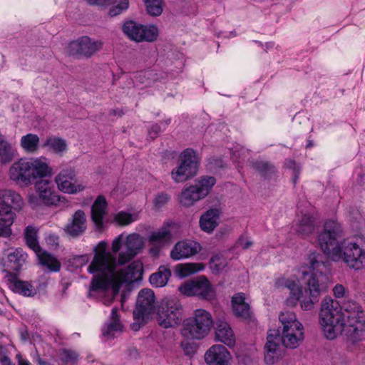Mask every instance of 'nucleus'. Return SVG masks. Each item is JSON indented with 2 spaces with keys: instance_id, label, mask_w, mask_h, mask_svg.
<instances>
[{
  "instance_id": "nucleus-1",
  "label": "nucleus",
  "mask_w": 365,
  "mask_h": 365,
  "mask_svg": "<svg viewBox=\"0 0 365 365\" xmlns=\"http://www.w3.org/2000/svg\"><path fill=\"white\" fill-rule=\"evenodd\" d=\"M143 245V238L136 233L128 235L125 240L122 234L115 237L112 242L113 253L107 251L106 242H100L93 249V259L88 267V272L93 274L88 295L107 294L108 299H105L103 303L108 305L118 294L123 284L140 279L143 266L140 262L135 261L126 268L118 270H116V265L131 261Z\"/></svg>"
},
{
  "instance_id": "nucleus-2",
  "label": "nucleus",
  "mask_w": 365,
  "mask_h": 365,
  "mask_svg": "<svg viewBox=\"0 0 365 365\" xmlns=\"http://www.w3.org/2000/svg\"><path fill=\"white\" fill-rule=\"evenodd\" d=\"M341 312L338 302L325 297L319 313V323L327 339H334L344 334L351 342L361 339L365 330V312L357 303L347 301Z\"/></svg>"
},
{
  "instance_id": "nucleus-3",
  "label": "nucleus",
  "mask_w": 365,
  "mask_h": 365,
  "mask_svg": "<svg viewBox=\"0 0 365 365\" xmlns=\"http://www.w3.org/2000/svg\"><path fill=\"white\" fill-rule=\"evenodd\" d=\"M309 271L302 270V278L307 280L306 292L309 299L301 301V307L304 310H311L313 305L319 301V296L325 289V284L328 280L327 273L329 272L330 264L323 261L320 254L311 253L309 255Z\"/></svg>"
},
{
  "instance_id": "nucleus-4",
  "label": "nucleus",
  "mask_w": 365,
  "mask_h": 365,
  "mask_svg": "<svg viewBox=\"0 0 365 365\" xmlns=\"http://www.w3.org/2000/svg\"><path fill=\"white\" fill-rule=\"evenodd\" d=\"M51 168L41 158H21L9 169L11 180L21 187L31 185L38 178L51 174Z\"/></svg>"
},
{
  "instance_id": "nucleus-5",
  "label": "nucleus",
  "mask_w": 365,
  "mask_h": 365,
  "mask_svg": "<svg viewBox=\"0 0 365 365\" xmlns=\"http://www.w3.org/2000/svg\"><path fill=\"white\" fill-rule=\"evenodd\" d=\"M24 202L21 196L11 190H0V237L12 234L11 225L16 219L15 210H21Z\"/></svg>"
},
{
  "instance_id": "nucleus-6",
  "label": "nucleus",
  "mask_w": 365,
  "mask_h": 365,
  "mask_svg": "<svg viewBox=\"0 0 365 365\" xmlns=\"http://www.w3.org/2000/svg\"><path fill=\"white\" fill-rule=\"evenodd\" d=\"M340 257L351 269L355 271L365 268V240L362 237L347 238L341 242Z\"/></svg>"
},
{
  "instance_id": "nucleus-7",
  "label": "nucleus",
  "mask_w": 365,
  "mask_h": 365,
  "mask_svg": "<svg viewBox=\"0 0 365 365\" xmlns=\"http://www.w3.org/2000/svg\"><path fill=\"white\" fill-rule=\"evenodd\" d=\"M341 232V227L338 222L328 220L318 237L319 245L323 252L335 262H338L341 256V242H338L337 237L340 236Z\"/></svg>"
},
{
  "instance_id": "nucleus-8",
  "label": "nucleus",
  "mask_w": 365,
  "mask_h": 365,
  "mask_svg": "<svg viewBox=\"0 0 365 365\" xmlns=\"http://www.w3.org/2000/svg\"><path fill=\"white\" fill-rule=\"evenodd\" d=\"M211 314L202 309H196L193 317L183 322L182 334L188 339H201L206 336L212 327Z\"/></svg>"
},
{
  "instance_id": "nucleus-9",
  "label": "nucleus",
  "mask_w": 365,
  "mask_h": 365,
  "mask_svg": "<svg viewBox=\"0 0 365 365\" xmlns=\"http://www.w3.org/2000/svg\"><path fill=\"white\" fill-rule=\"evenodd\" d=\"M179 160L178 165L171 171V178L175 182H183L196 175L199 161L196 153L190 148L181 153Z\"/></svg>"
},
{
  "instance_id": "nucleus-10",
  "label": "nucleus",
  "mask_w": 365,
  "mask_h": 365,
  "mask_svg": "<svg viewBox=\"0 0 365 365\" xmlns=\"http://www.w3.org/2000/svg\"><path fill=\"white\" fill-rule=\"evenodd\" d=\"M122 29L130 40L136 42H153L159 35L157 26L154 25L144 26L133 21L125 22Z\"/></svg>"
},
{
  "instance_id": "nucleus-11",
  "label": "nucleus",
  "mask_w": 365,
  "mask_h": 365,
  "mask_svg": "<svg viewBox=\"0 0 365 365\" xmlns=\"http://www.w3.org/2000/svg\"><path fill=\"white\" fill-rule=\"evenodd\" d=\"M103 42L101 40H93L85 36L71 41L68 47V53L78 58H88L103 48Z\"/></svg>"
},
{
  "instance_id": "nucleus-12",
  "label": "nucleus",
  "mask_w": 365,
  "mask_h": 365,
  "mask_svg": "<svg viewBox=\"0 0 365 365\" xmlns=\"http://www.w3.org/2000/svg\"><path fill=\"white\" fill-rule=\"evenodd\" d=\"M181 318L182 306L178 299H168L161 305L158 312V323L160 327L167 329L178 326Z\"/></svg>"
},
{
  "instance_id": "nucleus-13",
  "label": "nucleus",
  "mask_w": 365,
  "mask_h": 365,
  "mask_svg": "<svg viewBox=\"0 0 365 365\" xmlns=\"http://www.w3.org/2000/svg\"><path fill=\"white\" fill-rule=\"evenodd\" d=\"M179 291L186 296H197L207 300H212L215 296L214 289L204 276L185 282L179 287Z\"/></svg>"
},
{
  "instance_id": "nucleus-14",
  "label": "nucleus",
  "mask_w": 365,
  "mask_h": 365,
  "mask_svg": "<svg viewBox=\"0 0 365 365\" xmlns=\"http://www.w3.org/2000/svg\"><path fill=\"white\" fill-rule=\"evenodd\" d=\"M58 188L65 193L76 194L85 187L76 180V172L71 168L63 169L55 178Z\"/></svg>"
},
{
  "instance_id": "nucleus-15",
  "label": "nucleus",
  "mask_w": 365,
  "mask_h": 365,
  "mask_svg": "<svg viewBox=\"0 0 365 365\" xmlns=\"http://www.w3.org/2000/svg\"><path fill=\"white\" fill-rule=\"evenodd\" d=\"M155 298L153 291L143 289L138 293L136 307L133 311L134 319L143 321L145 315L150 314L155 309Z\"/></svg>"
},
{
  "instance_id": "nucleus-16",
  "label": "nucleus",
  "mask_w": 365,
  "mask_h": 365,
  "mask_svg": "<svg viewBox=\"0 0 365 365\" xmlns=\"http://www.w3.org/2000/svg\"><path fill=\"white\" fill-rule=\"evenodd\" d=\"M279 331L269 330L264 345V362L267 365H273L283 356V350L279 346Z\"/></svg>"
},
{
  "instance_id": "nucleus-17",
  "label": "nucleus",
  "mask_w": 365,
  "mask_h": 365,
  "mask_svg": "<svg viewBox=\"0 0 365 365\" xmlns=\"http://www.w3.org/2000/svg\"><path fill=\"white\" fill-rule=\"evenodd\" d=\"M40 178L35 183L36 193L40 195L45 206L57 205L64 197L58 195L51 180L43 178Z\"/></svg>"
},
{
  "instance_id": "nucleus-18",
  "label": "nucleus",
  "mask_w": 365,
  "mask_h": 365,
  "mask_svg": "<svg viewBox=\"0 0 365 365\" xmlns=\"http://www.w3.org/2000/svg\"><path fill=\"white\" fill-rule=\"evenodd\" d=\"M202 249L200 244L194 240L178 242L170 251V257L173 260H181L197 254Z\"/></svg>"
},
{
  "instance_id": "nucleus-19",
  "label": "nucleus",
  "mask_w": 365,
  "mask_h": 365,
  "mask_svg": "<svg viewBox=\"0 0 365 365\" xmlns=\"http://www.w3.org/2000/svg\"><path fill=\"white\" fill-rule=\"evenodd\" d=\"M28 255L21 248H16L7 255L4 262V272L7 275L16 276L26 263Z\"/></svg>"
},
{
  "instance_id": "nucleus-20",
  "label": "nucleus",
  "mask_w": 365,
  "mask_h": 365,
  "mask_svg": "<svg viewBox=\"0 0 365 365\" xmlns=\"http://www.w3.org/2000/svg\"><path fill=\"white\" fill-rule=\"evenodd\" d=\"M87 228L86 213L82 210H76L63 228L65 233L71 237L83 235Z\"/></svg>"
},
{
  "instance_id": "nucleus-21",
  "label": "nucleus",
  "mask_w": 365,
  "mask_h": 365,
  "mask_svg": "<svg viewBox=\"0 0 365 365\" xmlns=\"http://www.w3.org/2000/svg\"><path fill=\"white\" fill-rule=\"evenodd\" d=\"M304 327L301 326H294L292 327H286L282 329L279 334V341H281L284 346L288 349H296L304 340Z\"/></svg>"
},
{
  "instance_id": "nucleus-22",
  "label": "nucleus",
  "mask_w": 365,
  "mask_h": 365,
  "mask_svg": "<svg viewBox=\"0 0 365 365\" xmlns=\"http://www.w3.org/2000/svg\"><path fill=\"white\" fill-rule=\"evenodd\" d=\"M230 354L222 345L211 346L205 354V362L208 365H229Z\"/></svg>"
},
{
  "instance_id": "nucleus-23",
  "label": "nucleus",
  "mask_w": 365,
  "mask_h": 365,
  "mask_svg": "<svg viewBox=\"0 0 365 365\" xmlns=\"http://www.w3.org/2000/svg\"><path fill=\"white\" fill-rule=\"evenodd\" d=\"M107 201L103 195L97 197L91 207V220L98 230L103 227V219L106 215Z\"/></svg>"
},
{
  "instance_id": "nucleus-24",
  "label": "nucleus",
  "mask_w": 365,
  "mask_h": 365,
  "mask_svg": "<svg viewBox=\"0 0 365 365\" xmlns=\"http://www.w3.org/2000/svg\"><path fill=\"white\" fill-rule=\"evenodd\" d=\"M220 215V210L217 208L207 210L200 218V229L207 233H212L219 225Z\"/></svg>"
},
{
  "instance_id": "nucleus-25",
  "label": "nucleus",
  "mask_w": 365,
  "mask_h": 365,
  "mask_svg": "<svg viewBox=\"0 0 365 365\" xmlns=\"http://www.w3.org/2000/svg\"><path fill=\"white\" fill-rule=\"evenodd\" d=\"M275 285L277 287H286L289 290L290 296L287 299V302L289 305L295 306L302 295V290L300 286L294 281L281 278L278 279Z\"/></svg>"
},
{
  "instance_id": "nucleus-26",
  "label": "nucleus",
  "mask_w": 365,
  "mask_h": 365,
  "mask_svg": "<svg viewBox=\"0 0 365 365\" xmlns=\"http://www.w3.org/2000/svg\"><path fill=\"white\" fill-rule=\"evenodd\" d=\"M232 307L235 316L243 319H249L251 317L252 312L248 303L245 302V295L240 292L235 294L232 297Z\"/></svg>"
},
{
  "instance_id": "nucleus-27",
  "label": "nucleus",
  "mask_w": 365,
  "mask_h": 365,
  "mask_svg": "<svg viewBox=\"0 0 365 365\" xmlns=\"http://www.w3.org/2000/svg\"><path fill=\"white\" fill-rule=\"evenodd\" d=\"M215 336L217 341L232 347L235 344V336L233 331L226 322H220L215 329Z\"/></svg>"
},
{
  "instance_id": "nucleus-28",
  "label": "nucleus",
  "mask_w": 365,
  "mask_h": 365,
  "mask_svg": "<svg viewBox=\"0 0 365 365\" xmlns=\"http://www.w3.org/2000/svg\"><path fill=\"white\" fill-rule=\"evenodd\" d=\"M89 4L98 6H113L109 11V15L115 16L120 14L123 11L126 10L129 6L128 0H86Z\"/></svg>"
},
{
  "instance_id": "nucleus-29",
  "label": "nucleus",
  "mask_w": 365,
  "mask_h": 365,
  "mask_svg": "<svg viewBox=\"0 0 365 365\" xmlns=\"http://www.w3.org/2000/svg\"><path fill=\"white\" fill-rule=\"evenodd\" d=\"M296 232L302 237L312 234L315 229V220L309 214H304L298 219L295 225Z\"/></svg>"
},
{
  "instance_id": "nucleus-30",
  "label": "nucleus",
  "mask_w": 365,
  "mask_h": 365,
  "mask_svg": "<svg viewBox=\"0 0 365 365\" xmlns=\"http://www.w3.org/2000/svg\"><path fill=\"white\" fill-rule=\"evenodd\" d=\"M109 322L103 329V335L108 339L113 338L115 333L120 332L123 329V324L120 321V317L118 314V309L114 307L111 310Z\"/></svg>"
},
{
  "instance_id": "nucleus-31",
  "label": "nucleus",
  "mask_w": 365,
  "mask_h": 365,
  "mask_svg": "<svg viewBox=\"0 0 365 365\" xmlns=\"http://www.w3.org/2000/svg\"><path fill=\"white\" fill-rule=\"evenodd\" d=\"M204 197V196H201V192H200L196 186L190 185L182 190L179 202L180 205L185 207H190L194 205L195 202Z\"/></svg>"
},
{
  "instance_id": "nucleus-32",
  "label": "nucleus",
  "mask_w": 365,
  "mask_h": 365,
  "mask_svg": "<svg viewBox=\"0 0 365 365\" xmlns=\"http://www.w3.org/2000/svg\"><path fill=\"white\" fill-rule=\"evenodd\" d=\"M36 254L38 257L39 264L48 269L49 272H56L60 271L61 264L56 257L41 250Z\"/></svg>"
},
{
  "instance_id": "nucleus-33",
  "label": "nucleus",
  "mask_w": 365,
  "mask_h": 365,
  "mask_svg": "<svg viewBox=\"0 0 365 365\" xmlns=\"http://www.w3.org/2000/svg\"><path fill=\"white\" fill-rule=\"evenodd\" d=\"M170 275L171 272L168 268L165 266H160L158 272L150 275V282L156 287H164L168 283Z\"/></svg>"
},
{
  "instance_id": "nucleus-34",
  "label": "nucleus",
  "mask_w": 365,
  "mask_h": 365,
  "mask_svg": "<svg viewBox=\"0 0 365 365\" xmlns=\"http://www.w3.org/2000/svg\"><path fill=\"white\" fill-rule=\"evenodd\" d=\"M14 277L11 279V287L14 292L26 297L33 296L36 293L32 285L27 282L17 279Z\"/></svg>"
},
{
  "instance_id": "nucleus-35",
  "label": "nucleus",
  "mask_w": 365,
  "mask_h": 365,
  "mask_svg": "<svg viewBox=\"0 0 365 365\" xmlns=\"http://www.w3.org/2000/svg\"><path fill=\"white\" fill-rule=\"evenodd\" d=\"M43 146L57 154L62 153L67 149L66 140L57 137L47 138Z\"/></svg>"
},
{
  "instance_id": "nucleus-36",
  "label": "nucleus",
  "mask_w": 365,
  "mask_h": 365,
  "mask_svg": "<svg viewBox=\"0 0 365 365\" xmlns=\"http://www.w3.org/2000/svg\"><path fill=\"white\" fill-rule=\"evenodd\" d=\"M39 137L36 134L28 133L21 137V146L27 152L34 153L38 149Z\"/></svg>"
},
{
  "instance_id": "nucleus-37",
  "label": "nucleus",
  "mask_w": 365,
  "mask_h": 365,
  "mask_svg": "<svg viewBox=\"0 0 365 365\" xmlns=\"http://www.w3.org/2000/svg\"><path fill=\"white\" fill-rule=\"evenodd\" d=\"M252 167L264 178H269L276 172L274 165L266 160H256L252 163Z\"/></svg>"
},
{
  "instance_id": "nucleus-38",
  "label": "nucleus",
  "mask_w": 365,
  "mask_h": 365,
  "mask_svg": "<svg viewBox=\"0 0 365 365\" xmlns=\"http://www.w3.org/2000/svg\"><path fill=\"white\" fill-rule=\"evenodd\" d=\"M24 237L26 245L34 251L35 253L41 251V247L37 240V231L33 226H27L24 231Z\"/></svg>"
},
{
  "instance_id": "nucleus-39",
  "label": "nucleus",
  "mask_w": 365,
  "mask_h": 365,
  "mask_svg": "<svg viewBox=\"0 0 365 365\" xmlns=\"http://www.w3.org/2000/svg\"><path fill=\"white\" fill-rule=\"evenodd\" d=\"M14 155L15 149L6 138L0 142V163H8L13 160Z\"/></svg>"
},
{
  "instance_id": "nucleus-40",
  "label": "nucleus",
  "mask_w": 365,
  "mask_h": 365,
  "mask_svg": "<svg viewBox=\"0 0 365 365\" xmlns=\"http://www.w3.org/2000/svg\"><path fill=\"white\" fill-rule=\"evenodd\" d=\"M215 183L216 179L214 177L205 175L198 179L197 184L195 186L201 192V196L205 197Z\"/></svg>"
},
{
  "instance_id": "nucleus-41",
  "label": "nucleus",
  "mask_w": 365,
  "mask_h": 365,
  "mask_svg": "<svg viewBox=\"0 0 365 365\" xmlns=\"http://www.w3.org/2000/svg\"><path fill=\"white\" fill-rule=\"evenodd\" d=\"M170 238V232L166 227H163L158 231L150 234L148 242L150 245H160L163 246L164 243Z\"/></svg>"
},
{
  "instance_id": "nucleus-42",
  "label": "nucleus",
  "mask_w": 365,
  "mask_h": 365,
  "mask_svg": "<svg viewBox=\"0 0 365 365\" xmlns=\"http://www.w3.org/2000/svg\"><path fill=\"white\" fill-rule=\"evenodd\" d=\"M78 357V354L72 349H62L58 353V358L62 365H76Z\"/></svg>"
},
{
  "instance_id": "nucleus-43",
  "label": "nucleus",
  "mask_w": 365,
  "mask_h": 365,
  "mask_svg": "<svg viewBox=\"0 0 365 365\" xmlns=\"http://www.w3.org/2000/svg\"><path fill=\"white\" fill-rule=\"evenodd\" d=\"M279 320L282 324V329H285L287 326L289 327H292L294 325H302V323L297 319L295 314L289 311L281 312L279 315Z\"/></svg>"
},
{
  "instance_id": "nucleus-44",
  "label": "nucleus",
  "mask_w": 365,
  "mask_h": 365,
  "mask_svg": "<svg viewBox=\"0 0 365 365\" xmlns=\"http://www.w3.org/2000/svg\"><path fill=\"white\" fill-rule=\"evenodd\" d=\"M209 264L212 272L217 274L222 272L227 266V261L222 255H216L210 259Z\"/></svg>"
},
{
  "instance_id": "nucleus-45",
  "label": "nucleus",
  "mask_w": 365,
  "mask_h": 365,
  "mask_svg": "<svg viewBox=\"0 0 365 365\" xmlns=\"http://www.w3.org/2000/svg\"><path fill=\"white\" fill-rule=\"evenodd\" d=\"M114 220L120 226H126L137 220V215L120 211L115 215Z\"/></svg>"
},
{
  "instance_id": "nucleus-46",
  "label": "nucleus",
  "mask_w": 365,
  "mask_h": 365,
  "mask_svg": "<svg viewBox=\"0 0 365 365\" xmlns=\"http://www.w3.org/2000/svg\"><path fill=\"white\" fill-rule=\"evenodd\" d=\"M147 11L149 14L158 16L163 12L162 0H145Z\"/></svg>"
},
{
  "instance_id": "nucleus-47",
  "label": "nucleus",
  "mask_w": 365,
  "mask_h": 365,
  "mask_svg": "<svg viewBox=\"0 0 365 365\" xmlns=\"http://www.w3.org/2000/svg\"><path fill=\"white\" fill-rule=\"evenodd\" d=\"M285 165L287 168L292 170L293 171V182L296 184L297 180L299 178L301 168L298 166L296 163L292 160H287L285 162Z\"/></svg>"
},
{
  "instance_id": "nucleus-48",
  "label": "nucleus",
  "mask_w": 365,
  "mask_h": 365,
  "mask_svg": "<svg viewBox=\"0 0 365 365\" xmlns=\"http://www.w3.org/2000/svg\"><path fill=\"white\" fill-rule=\"evenodd\" d=\"M29 205L34 209L41 207L44 205L43 202V200L41 199L40 195L37 194H31L29 195L28 198Z\"/></svg>"
},
{
  "instance_id": "nucleus-49",
  "label": "nucleus",
  "mask_w": 365,
  "mask_h": 365,
  "mask_svg": "<svg viewBox=\"0 0 365 365\" xmlns=\"http://www.w3.org/2000/svg\"><path fill=\"white\" fill-rule=\"evenodd\" d=\"M170 198V196L166 193L161 192L158 194L154 200L155 207L157 208H161L168 202Z\"/></svg>"
},
{
  "instance_id": "nucleus-50",
  "label": "nucleus",
  "mask_w": 365,
  "mask_h": 365,
  "mask_svg": "<svg viewBox=\"0 0 365 365\" xmlns=\"http://www.w3.org/2000/svg\"><path fill=\"white\" fill-rule=\"evenodd\" d=\"M46 243L51 247V248H56L58 246L59 244V237L55 234H50L48 235L46 238Z\"/></svg>"
},
{
  "instance_id": "nucleus-51",
  "label": "nucleus",
  "mask_w": 365,
  "mask_h": 365,
  "mask_svg": "<svg viewBox=\"0 0 365 365\" xmlns=\"http://www.w3.org/2000/svg\"><path fill=\"white\" fill-rule=\"evenodd\" d=\"M89 260L88 255H78L73 258V262L77 266V267H81L86 264Z\"/></svg>"
},
{
  "instance_id": "nucleus-52",
  "label": "nucleus",
  "mask_w": 365,
  "mask_h": 365,
  "mask_svg": "<svg viewBox=\"0 0 365 365\" xmlns=\"http://www.w3.org/2000/svg\"><path fill=\"white\" fill-rule=\"evenodd\" d=\"M333 292L336 298H341L345 293V288L342 284H336L333 289Z\"/></svg>"
},
{
  "instance_id": "nucleus-53",
  "label": "nucleus",
  "mask_w": 365,
  "mask_h": 365,
  "mask_svg": "<svg viewBox=\"0 0 365 365\" xmlns=\"http://www.w3.org/2000/svg\"><path fill=\"white\" fill-rule=\"evenodd\" d=\"M160 132V127L158 125H153L148 131L149 136L155 139Z\"/></svg>"
},
{
  "instance_id": "nucleus-54",
  "label": "nucleus",
  "mask_w": 365,
  "mask_h": 365,
  "mask_svg": "<svg viewBox=\"0 0 365 365\" xmlns=\"http://www.w3.org/2000/svg\"><path fill=\"white\" fill-rule=\"evenodd\" d=\"M163 247L162 245H151V247L150 248L149 250V253L152 255V256H158L159 255V253H160V251L161 250V248Z\"/></svg>"
},
{
  "instance_id": "nucleus-55",
  "label": "nucleus",
  "mask_w": 365,
  "mask_h": 365,
  "mask_svg": "<svg viewBox=\"0 0 365 365\" xmlns=\"http://www.w3.org/2000/svg\"><path fill=\"white\" fill-rule=\"evenodd\" d=\"M252 245V242L249 240L245 241L244 240H240L238 242V245L244 250L249 248Z\"/></svg>"
},
{
  "instance_id": "nucleus-56",
  "label": "nucleus",
  "mask_w": 365,
  "mask_h": 365,
  "mask_svg": "<svg viewBox=\"0 0 365 365\" xmlns=\"http://www.w3.org/2000/svg\"><path fill=\"white\" fill-rule=\"evenodd\" d=\"M17 359L18 365H31L28 360L23 359L20 355H17Z\"/></svg>"
},
{
  "instance_id": "nucleus-57",
  "label": "nucleus",
  "mask_w": 365,
  "mask_h": 365,
  "mask_svg": "<svg viewBox=\"0 0 365 365\" xmlns=\"http://www.w3.org/2000/svg\"><path fill=\"white\" fill-rule=\"evenodd\" d=\"M0 361L1 363V365H13L10 359L6 356L0 358Z\"/></svg>"
},
{
  "instance_id": "nucleus-58",
  "label": "nucleus",
  "mask_w": 365,
  "mask_h": 365,
  "mask_svg": "<svg viewBox=\"0 0 365 365\" xmlns=\"http://www.w3.org/2000/svg\"><path fill=\"white\" fill-rule=\"evenodd\" d=\"M110 113L113 115H118V116H122L123 115V112L122 110H120L118 108L117 109H113L110 111Z\"/></svg>"
},
{
  "instance_id": "nucleus-59",
  "label": "nucleus",
  "mask_w": 365,
  "mask_h": 365,
  "mask_svg": "<svg viewBox=\"0 0 365 365\" xmlns=\"http://www.w3.org/2000/svg\"><path fill=\"white\" fill-rule=\"evenodd\" d=\"M36 361H37L38 365H52L48 361H46L42 359L38 354H37Z\"/></svg>"
},
{
  "instance_id": "nucleus-60",
  "label": "nucleus",
  "mask_w": 365,
  "mask_h": 365,
  "mask_svg": "<svg viewBox=\"0 0 365 365\" xmlns=\"http://www.w3.org/2000/svg\"><path fill=\"white\" fill-rule=\"evenodd\" d=\"M132 328H133V329H134V330H138V328H139V325H138V324H133Z\"/></svg>"
}]
</instances>
